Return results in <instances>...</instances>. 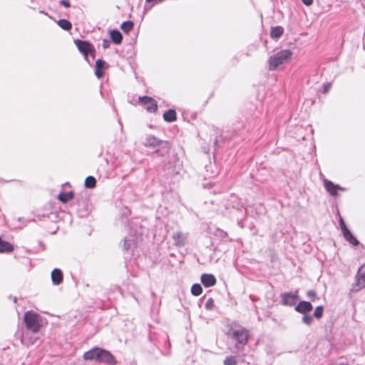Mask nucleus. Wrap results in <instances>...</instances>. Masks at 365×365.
Masks as SVG:
<instances>
[{"label": "nucleus", "instance_id": "5701e85b", "mask_svg": "<svg viewBox=\"0 0 365 365\" xmlns=\"http://www.w3.org/2000/svg\"><path fill=\"white\" fill-rule=\"evenodd\" d=\"M57 24L63 30L65 31H69L72 28V24L71 23L66 20V19H59L58 21H57Z\"/></svg>", "mask_w": 365, "mask_h": 365}, {"label": "nucleus", "instance_id": "393cba45", "mask_svg": "<svg viewBox=\"0 0 365 365\" xmlns=\"http://www.w3.org/2000/svg\"><path fill=\"white\" fill-rule=\"evenodd\" d=\"M85 187L87 188H93L96 185V180L93 176H88L84 182Z\"/></svg>", "mask_w": 365, "mask_h": 365}, {"label": "nucleus", "instance_id": "2f4dec72", "mask_svg": "<svg viewBox=\"0 0 365 365\" xmlns=\"http://www.w3.org/2000/svg\"><path fill=\"white\" fill-rule=\"evenodd\" d=\"M231 197H232V202H236V205H233V207L236 208L237 210H240L242 207V205L238 201V200L237 199V197L232 196Z\"/></svg>", "mask_w": 365, "mask_h": 365}, {"label": "nucleus", "instance_id": "58836bf2", "mask_svg": "<svg viewBox=\"0 0 365 365\" xmlns=\"http://www.w3.org/2000/svg\"><path fill=\"white\" fill-rule=\"evenodd\" d=\"M217 143H218V140H217V139H216L214 143H215V145H216L217 144Z\"/></svg>", "mask_w": 365, "mask_h": 365}, {"label": "nucleus", "instance_id": "412c9836", "mask_svg": "<svg viewBox=\"0 0 365 365\" xmlns=\"http://www.w3.org/2000/svg\"><path fill=\"white\" fill-rule=\"evenodd\" d=\"M163 119L166 122H173L176 120V112L173 109L166 110L163 114Z\"/></svg>", "mask_w": 365, "mask_h": 365}, {"label": "nucleus", "instance_id": "f704fd0d", "mask_svg": "<svg viewBox=\"0 0 365 365\" xmlns=\"http://www.w3.org/2000/svg\"><path fill=\"white\" fill-rule=\"evenodd\" d=\"M331 86V85L330 83H325L323 87V93H327L330 90Z\"/></svg>", "mask_w": 365, "mask_h": 365}, {"label": "nucleus", "instance_id": "9d476101", "mask_svg": "<svg viewBox=\"0 0 365 365\" xmlns=\"http://www.w3.org/2000/svg\"><path fill=\"white\" fill-rule=\"evenodd\" d=\"M324 185L326 190L330 194V195L336 197L338 193L337 191H345L346 189L345 187H341L339 185H336L331 181L329 180H324Z\"/></svg>", "mask_w": 365, "mask_h": 365}, {"label": "nucleus", "instance_id": "4c0bfd02", "mask_svg": "<svg viewBox=\"0 0 365 365\" xmlns=\"http://www.w3.org/2000/svg\"><path fill=\"white\" fill-rule=\"evenodd\" d=\"M163 0H146V1L148 3H153V4H156V3H160L161 1H163Z\"/></svg>", "mask_w": 365, "mask_h": 365}, {"label": "nucleus", "instance_id": "6ab92c4d", "mask_svg": "<svg viewBox=\"0 0 365 365\" xmlns=\"http://www.w3.org/2000/svg\"><path fill=\"white\" fill-rule=\"evenodd\" d=\"M73 196L74 192L73 191L62 192L58 194V199L63 203H66L68 202L70 200L73 199Z\"/></svg>", "mask_w": 365, "mask_h": 365}, {"label": "nucleus", "instance_id": "f257e3e1", "mask_svg": "<svg viewBox=\"0 0 365 365\" xmlns=\"http://www.w3.org/2000/svg\"><path fill=\"white\" fill-rule=\"evenodd\" d=\"M83 357L86 361H96L108 365H115L117 363L115 357L110 351L99 347H94L86 351Z\"/></svg>", "mask_w": 365, "mask_h": 365}, {"label": "nucleus", "instance_id": "0eeeda50", "mask_svg": "<svg viewBox=\"0 0 365 365\" xmlns=\"http://www.w3.org/2000/svg\"><path fill=\"white\" fill-rule=\"evenodd\" d=\"M248 337L249 331L243 327L235 329L232 332V338L236 341L235 347L238 350L247 344Z\"/></svg>", "mask_w": 365, "mask_h": 365}, {"label": "nucleus", "instance_id": "cd10ccee", "mask_svg": "<svg viewBox=\"0 0 365 365\" xmlns=\"http://www.w3.org/2000/svg\"><path fill=\"white\" fill-rule=\"evenodd\" d=\"M302 322L307 326H311L314 322V317L308 314H303Z\"/></svg>", "mask_w": 365, "mask_h": 365}, {"label": "nucleus", "instance_id": "4be33fe9", "mask_svg": "<svg viewBox=\"0 0 365 365\" xmlns=\"http://www.w3.org/2000/svg\"><path fill=\"white\" fill-rule=\"evenodd\" d=\"M284 29L282 26H277L275 27H272L270 31V36L272 38H278L283 34Z\"/></svg>", "mask_w": 365, "mask_h": 365}, {"label": "nucleus", "instance_id": "7c9ffc66", "mask_svg": "<svg viewBox=\"0 0 365 365\" xmlns=\"http://www.w3.org/2000/svg\"><path fill=\"white\" fill-rule=\"evenodd\" d=\"M214 307V300L212 298H209L206 302H205V308L207 309V310H211Z\"/></svg>", "mask_w": 365, "mask_h": 365}, {"label": "nucleus", "instance_id": "72a5a7b5", "mask_svg": "<svg viewBox=\"0 0 365 365\" xmlns=\"http://www.w3.org/2000/svg\"><path fill=\"white\" fill-rule=\"evenodd\" d=\"M60 4L66 8H69L71 6V4L68 0H61Z\"/></svg>", "mask_w": 365, "mask_h": 365}, {"label": "nucleus", "instance_id": "a211bd4d", "mask_svg": "<svg viewBox=\"0 0 365 365\" xmlns=\"http://www.w3.org/2000/svg\"><path fill=\"white\" fill-rule=\"evenodd\" d=\"M110 37L112 41L115 44L121 43L123 40V36L121 33L116 29H113L110 31Z\"/></svg>", "mask_w": 365, "mask_h": 365}, {"label": "nucleus", "instance_id": "b1692460", "mask_svg": "<svg viewBox=\"0 0 365 365\" xmlns=\"http://www.w3.org/2000/svg\"><path fill=\"white\" fill-rule=\"evenodd\" d=\"M134 27V24L131 21H126L122 23L120 29L125 34H128Z\"/></svg>", "mask_w": 365, "mask_h": 365}, {"label": "nucleus", "instance_id": "4468645a", "mask_svg": "<svg viewBox=\"0 0 365 365\" xmlns=\"http://www.w3.org/2000/svg\"><path fill=\"white\" fill-rule=\"evenodd\" d=\"M108 68V64L102 59H98L95 65V75L98 78L104 76V70Z\"/></svg>", "mask_w": 365, "mask_h": 365}, {"label": "nucleus", "instance_id": "ddd939ff", "mask_svg": "<svg viewBox=\"0 0 365 365\" xmlns=\"http://www.w3.org/2000/svg\"><path fill=\"white\" fill-rule=\"evenodd\" d=\"M313 309V306L310 302L300 301L294 307V310L300 314H305L310 312Z\"/></svg>", "mask_w": 365, "mask_h": 365}, {"label": "nucleus", "instance_id": "1a4fd4ad", "mask_svg": "<svg viewBox=\"0 0 365 365\" xmlns=\"http://www.w3.org/2000/svg\"><path fill=\"white\" fill-rule=\"evenodd\" d=\"M281 303L284 306L292 307L296 304L299 299V292H284L280 294Z\"/></svg>", "mask_w": 365, "mask_h": 365}, {"label": "nucleus", "instance_id": "c756f323", "mask_svg": "<svg viewBox=\"0 0 365 365\" xmlns=\"http://www.w3.org/2000/svg\"><path fill=\"white\" fill-rule=\"evenodd\" d=\"M307 296L312 302H314L315 299H318L317 292L313 289L307 291Z\"/></svg>", "mask_w": 365, "mask_h": 365}, {"label": "nucleus", "instance_id": "423d86ee", "mask_svg": "<svg viewBox=\"0 0 365 365\" xmlns=\"http://www.w3.org/2000/svg\"><path fill=\"white\" fill-rule=\"evenodd\" d=\"M75 44L77 46L78 51L83 55L84 58L91 64V61L88 59V55L90 54L93 60L95 58L96 50L93 46L86 41L75 40Z\"/></svg>", "mask_w": 365, "mask_h": 365}, {"label": "nucleus", "instance_id": "2eb2a0df", "mask_svg": "<svg viewBox=\"0 0 365 365\" xmlns=\"http://www.w3.org/2000/svg\"><path fill=\"white\" fill-rule=\"evenodd\" d=\"M200 279L205 287H213L217 282L215 277L212 274H202Z\"/></svg>", "mask_w": 365, "mask_h": 365}, {"label": "nucleus", "instance_id": "7ed1b4c3", "mask_svg": "<svg viewBox=\"0 0 365 365\" xmlns=\"http://www.w3.org/2000/svg\"><path fill=\"white\" fill-rule=\"evenodd\" d=\"M292 56V52L289 49L281 50L269 56L268 59L269 70H276L280 65L288 63Z\"/></svg>", "mask_w": 365, "mask_h": 365}, {"label": "nucleus", "instance_id": "39448f33", "mask_svg": "<svg viewBox=\"0 0 365 365\" xmlns=\"http://www.w3.org/2000/svg\"><path fill=\"white\" fill-rule=\"evenodd\" d=\"M144 145L146 147H159V149L156 150L155 153L160 156L168 154L170 150L168 142L161 140L153 135H149L145 138Z\"/></svg>", "mask_w": 365, "mask_h": 365}, {"label": "nucleus", "instance_id": "f8f14e48", "mask_svg": "<svg viewBox=\"0 0 365 365\" xmlns=\"http://www.w3.org/2000/svg\"><path fill=\"white\" fill-rule=\"evenodd\" d=\"M173 244L177 247H183L187 241V234L178 231L172 236Z\"/></svg>", "mask_w": 365, "mask_h": 365}, {"label": "nucleus", "instance_id": "bb28decb", "mask_svg": "<svg viewBox=\"0 0 365 365\" xmlns=\"http://www.w3.org/2000/svg\"><path fill=\"white\" fill-rule=\"evenodd\" d=\"M324 307L322 305L317 306L314 312L313 317L317 319H320L323 317Z\"/></svg>", "mask_w": 365, "mask_h": 365}, {"label": "nucleus", "instance_id": "473e14b6", "mask_svg": "<svg viewBox=\"0 0 365 365\" xmlns=\"http://www.w3.org/2000/svg\"><path fill=\"white\" fill-rule=\"evenodd\" d=\"M339 222V225H340L342 233L344 232L345 230H349L347 228L346 225H345V222H344V220L342 219V217H340Z\"/></svg>", "mask_w": 365, "mask_h": 365}, {"label": "nucleus", "instance_id": "f3484780", "mask_svg": "<svg viewBox=\"0 0 365 365\" xmlns=\"http://www.w3.org/2000/svg\"><path fill=\"white\" fill-rule=\"evenodd\" d=\"M345 240L354 246H357L359 244V240L351 233L349 230H345L344 232L342 233Z\"/></svg>", "mask_w": 365, "mask_h": 365}, {"label": "nucleus", "instance_id": "e433bc0d", "mask_svg": "<svg viewBox=\"0 0 365 365\" xmlns=\"http://www.w3.org/2000/svg\"><path fill=\"white\" fill-rule=\"evenodd\" d=\"M301 1H302V2L304 5L307 6H311V5L313 4V2H314V1H313V0H301Z\"/></svg>", "mask_w": 365, "mask_h": 365}, {"label": "nucleus", "instance_id": "20e7f679", "mask_svg": "<svg viewBox=\"0 0 365 365\" xmlns=\"http://www.w3.org/2000/svg\"><path fill=\"white\" fill-rule=\"evenodd\" d=\"M24 323L26 329L32 333H38L43 326V318L33 311H28L24 314Z\"/></svg>", "mask_w": 365, "mask_h": 365}, {"label": "nucleus", "instance_id": "6e6552de", "mask_svg": "<svg viewBox=\"0 0 365 365\" xmlns=\"http://www.w3.org/2000/svg\"><path fill=\"white\" fill-rule=\"evenodd\" d=\"M365 287V264L361 265L356 274L355 282L352 284L351 291L357 292Z\"/></svg>", "mask_w": 365, "mask_h": 365}, {"label": "nucleus", "instance_id": "9b49d317", "mask_svg": "<svg viewBox=\"0 0 365 365\" xmlns=\"http://www.w3.org/2000/svg\"><path fill=\"white\" fill-rule=\"evenodd\" d=\"M140 102L145 106V109L150 112L153 113L157 110L158 106L156 101L148 96H143L139 98Z\"/></svg>", "mask_w": 365, "mask_h": 365}, {"label": "nucleus", "instance_id": "a878e982", "mask_svg": "<svg viewBox=\"0 0 365 365\" xmlns=\"http://www.w3.org/2000/svg\"><path fill=\"white\" fill-rule=\"evenodd\" d=\"M202 292V286L200 284H194L191 287V293L194 296H199Z\"/></svg>", "mask_w": 365, "mask_h": 365}, {"label": "nucleus", "instance_id": "f03ea898", "mask_svg": "<svg viewBox=\"0 0 365 365\" xmlns=\"http://www.w3.org/2000/svg\"><path fill=\"white\" fill-rule=\"evenodd\" d=\"M129 226L128 235L124 238L123 250L125 251H133V248L136 247L143 240L142 227H138L137 224L133 222Z\"/></svg>", "mask_w": 365, "mask_h": 365}, {"label": "nucleus", "instance_id": "c85d7f7f", "mask_svg": "<svg viewBox=\"0 0 365 365\" xmlns=\"http://www.w3.org/2000/svg\"><path fill=\"white\" fill-rule=\"evenodd\" d=\"M224 365H237V361L236 357L234 356H230L226 357L223 361Z\"/></svg>", "mask_w": 365, "mask_h": 365}, {"label": "nucleus", "instance_id": "dca6fc26", "mask_svg": "<svg viewBox=\"0 0 365 365\" xmlns=\"http://www.w3.org/2000/svg\"><path fill=\"white\" fill-rule=\"evenodd\" d=\"M63 276L60 269L55 268L51 272V281L54 285H58L63 282Z\"/></svg>", "mask_w": 365, "mask_h": 365}, {"label": "nucleus", "instance_id": "c9c22d12", "mask_svg": "<svg viewBox=\"0 0 365 365\" xmlns=\"http://www.w3.org/2000/svg\"><path fill=\"white\" fill-rule=\"evenodd\" d=\"M110 42L108 39H103L102 43V46L103 48H108L110 46Z\"/></svg>", "mask_w": 365, "mask_h": 365}, {"label": "nucleus", "instance_id": "aec40b11", "mask_svg": "<svg viewBox=\"0 0 365 365\" xmlns=\"http://www.w3.org/2000/svg\"><path fill=\"white\" fill-rule=\"evenodd\" d=\"M13 250L14 247L11 243L3 240L0 237V252H11Z\"/></svg>", "mask_w": 365, "mask_h": 365}]
</instances>
